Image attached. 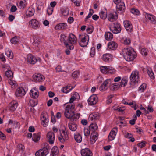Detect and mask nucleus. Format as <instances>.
Instances as JSON below:
<instances>
[{"mask_svg":"<svg viewBox=\"0 0 156 156\" xmlns=\"http://www.w3.org/2000/svg\"><path fill=\"white\" fill-rule=\"evenodd\" d=\"M122 53L124 58L128 61H133L137 56L136 52L131 47L124 48Z\"/></svg>","mask_w":156,"mask_h":156,"instance_id":"f257e3e1","label":"nucleus"},{"mask_svg":"<svg viewBox=\"0 0 156 156\" xmlns=\"http://www.w3.org/2000/svg\"><path fill=\"white\" fill-rule=\"evenodd\" d=\"M74 107L75 106L73 104H68L66 105L64 113L65 116L66 118L71 119L73 116Z\"/></svg>","mask_w":156,"mask_h":156,"instance_id":"f03ea898","label":"nucleus"},{"mask_svg":"<svg viewBox=\"0 0 156 156\" xmlns=\"http://www.w3.org/2000/svg\"><path fill=\"white\" fill-rule=\"evenodd\" d=\"M77 39L76 36L73 34H69L68 37V48L72 50L73 49L74 46L73 44H76L77 42Z\"/></svg>","mask_w":156,"mask_h":156,"instance_id":"7ed1b4c3","label":"nucleus"},{"mask_svg":"<svg viewBox=\"0 0 156 156\" xmlns=\"http://www.w3.org/2000/svg\"><path fill=\"white\" fill-rule=\"evenodd\" d=\"M128 80V78L126 76L124 77L121 80V82L117 84V83H112L113 86L111 87V90H114L117 89L119 87H125L126 85Z\"/></svg>","mask_w":156,"mask_h":156,"instance_id":"20e7f679","label":"nucleus"},{"mask_svg":"<svg viewBox=\"0 0 156 156\" xmlns=\"http://www.w3.org/2000/svg\"><path fill=\"white\" fill-rule=\"evenodd\" d=\"M79 38V43L80 46L83 47L86 46L88 44L89 36L87 35H80Z\"/></svg>","mask_w":156,"mask_h":156,"instance_id":"39448f33","label":"nucleus"},{"mask_svg":"<svg viewBox=\"0 0 156 156\" xmlns=\"http://www.w3.org/2000/svg\"><path fill=\"white\" fill-rule=\"evenodd\" d=\"M139 72L137 70L133 71L132 72L130 76V79L131 81L130 84H133L138 81Z\"/></svg>","mask_w":156,"mask_h":156,"instance_id":"423d86ee","label":"nucleus"},{"mask_svg":"<svg viewBox=\"0 0 156 156\" xmlns=\"http://www.w3.org/2000/svg\"><path fill=\"white\" fill-rule=\"evenodd\" d=\"M113 86L112 84H111V80L110 79L106 80L99 87V89L101 91H105L109 87H111Z\"/></svg>","mask_w":156,"mask_h":156,"instance_id":"0eeeda50","label":"nucleus"},{"mask_svg":"<svg viewBox=\"0 0 156 156\" xmlns=\"http://www.w3.org/2000/svg\"><path fill=\"white\" fill-rule=\"evenodd\" d=\"M110 30L114 34L119 33L121 30L120 24L118 23H114L110 27Z\"/></svg>","mask_w":156,"mask_h":156,"instance_id":"6e6552de","label":"nucleus"},{"mask_svg":"<svg viewBox=\"0 0 156 156\" xmlns=\"http://www.w3.org/2000/svg\"><path fill=\"white\" fill-rule=\"evenodd\" d=\"M49 153V151L47 147H44L40 149L35 153V156H46Z\"/></svg>","mask_w":156,"mask_h":156,"instance_id":"1a4fd4ad","label":"nucleus"},{"mask_svg":"<svg viewBox=\"0 0 156 156\" xmlns=\"http://www.w3.org/2000/svg\"><path fill=\"white\" fill-rule=\"evenodd\" d=\"M27 60L30 64H34L38 60H40V58L37 59V58L31 54H28L27 56Z\"/></svg>","mask_w":156,"mask_h":156,"instance_id":"9d476101","label":"nucleus"},{"mask_svg":"<svg viewBox=\"0 0 156 156\" xmlns=\"http://www.w3.org/2000/svg\"><path fill=\"white\" fill-rule=\"evenodd\" d=\"M88 102L90 105H93L96 104L98 102V98L95 95H91L88 99Z\"/></svg>","mask_w":156,"mask_h":156,"instance_id":"9b49d317","label":"nucleus"},{"mask_svg":"<svg viewBox=\"0 0 156 156\" xmlns=\"http://www.w3.org/2000/svg\"><path fill=\"white\" fill-rule=\"evenodd\" d=\"M68 137L67 133L65 129L62 130L60 136L58 137V139L60 142L63 143L66 140L68 139Z\"/></svg>","mask_w":156,"mask_h":156,"instance_id":"f8f14e48","label":"nucleus"},{"mask_svg":"<svg viewBox=\"0 0 156 156\" xmlns=\"http://www.w3.org/2000/svg\"><path fill=\"white\" fill-rule=\"evenodd\" d=\"M34 81L35 82H42L44 80V76L40 74H35L33 76Z\"/></svg>","mask_w":156,"mask_h":156,"instance_id":"ddd939ff","label":"nucleus"},{"mask_svg":"<svg viewBox=\"0 0 156 156\" xmlns=\"http://www.w3.org/2000/svg\"><path fill=\"white\" fill-rule=\"evenodd\" d=\"M18 105V104L17 101H12L8 105L9 110L12 112L14 111L17 108Z\"/></svg>","mask_w":156,"mask_h":156,"instance_id":"4468645a","label":"nucleus"},{"mask_svg":"<svg viewBox=\"0 0 156 156\" xmlns=\"http://www.w3.org/2000/svg\"><path fill=\"white\" fill-rule=\"evenodd\" d=\"M123 23L126 30L129 32H131L133 30V27L130 22L126 20L124 21Z\"/></svg>","mask_w":156,"mask_h":156,"instance_id":"2eb2a0df","label":"nucleus"},{"mask_svg":"<svg viewBox=\"0 0 156 156\" xmlns=\"http://www.w3.org/2000/svg\"><path fill=\"white\" fill-rule=\"evenodd\" d=\"M117 132V128L116 127L113 129L110 132L108 136V139L112 141L113 140Z\"/></svg>","mask_w":156,"mask_h":156,"instance_id":"dca6fc26","label":"nucleus"},{"mask_svg":"<svg viewBox=\"0 0 156 156\" xmlns=\"http://www.w3.org/2000/svg\"><path fill=\"white\" fill-rule=\"evenodd\" d=\"M145 17L147 19L149 20L152 23L155 24L156 23V18L154 16L146 13Z\"/></svg>","mask_w":156,"mask_h":156,"instance_id":"f3484780","label":"nucleus"},{"mask_svg":"<svg viewBox=\"0 0 156 156\" xmlns=\"http://www.w3.org/2000/svg\"><path fill=\"white\" fill-rule=\"evenodd\" d=\"M29 24L30 25L31 27L34 29L38 28L39 27L38 21L35 19L31 20L29 22Z\"/></svg>","mask_w":156,"mask_h":156,"instance_id":"a211bd4d","label":"nucleus"},{"mask_svg":"<svg viewBox=\"0 0 156 156\" xmlns=\"http://www.w3.org/2000/svg\"><path fill=\"white\" fill-rule=\"evenodd\" d=\"M55 137V134L52 132H50L48 133L47 134V137L50 144H52L54 143Z\"/></svg>","mask_w":156,"mask_h":156,"instance_id":"6ab92c4d","label":"nucleus"},{"mask_svg":"<svg viewBox=\"0 0 156 156\" xmlns=\"http://www.w3.org/2000/svg\"><path fill=\"white\" fill-rule=\"evenodd\" d=\"M25 91L22 87L18 88L16 92V97H22L25 94Z\"/></svg>","mask_w":156,"mask_h":156,"instance_id":"aec40b11","label":"nucleus"},{"mask_svg":"<svg viewBox=\"0 0 156 156\" xmlns=\"http://www.w3.org/2000/svg\"><path fill=\"white\" fill-rule=\"evenodd\" d=\"M41 119L42 122V124L44 127L47 126L48 124V117L44 114L41 115Z\"/></svg>","mask_w":156,"mask_h":156,"instance_id":"412c9836","label":"nucleus"},{"mask_svg":"<svg viewBox=\"0 0 156 156\" xmlns=\"http://www.w3.org/2000/svg\"><path fill=\"white\" fill-rule=\"evenodd\" d=\"M82 156H92L93 154L91 151L88 148L82 149L81 151Z\"/></svg>","mask_w":156,"mask_h":156,"instance_id":"4be33fe9","label":"nucleus"},{"mask_svg":"<svg viewBox=\"0 0 156 156\" xmlns=\"http://www.w3.org/2000/svg\"><path fill=\"white\" fill-rule=\"evenodd\" d=\"M112 59V56L110 54L106 53L103 55L102 60L105 62L111 61Z\"/></svg>","mask_w":156,"mask_h":156,"instance_id":"5701e85b","label":"nucleus"},{"mask_svg":"<svg viewBox=\"0 0 156 156\" xmlns=\"http://www.w3.org/2000/svg\"><path fill=\"white\" fill-rule=\"evenodd\" d=\"M117 14L116 12L113 13H110L108 16V19L110 21L113 22L117 18Z\"/></svg>","mask_w":156,"mask_h":156,"instance_id":"b1692460","label":"nucleus"},{"mask_svg":"<svg viewBox=\"0 0 156 156\" xmlns=\"http://www.w3.org/2000/svg\"><path fill=\"white\" fill-rule=\"evenodd\" d=\"M67 27V25L66 23H60L57 25L55 27L56 30H62L66 29Z\"/></svg>","mask_w":156,"mask_h":156,"instance_id":"393cba45","label":"nucleus"},{"mask_svg":"<svg viewBox=\"0 0 156 156\" xmlns=\"http://www.w3.org/2000/svg\"><path fill=\"white\" fill-rule=\"evenodd\" d=\"M68 37H67L64 34H62L60 35V40L61 42H63L66 46L68 48Z\"/></svg>","mask_w":156,"mask_h":156,"instance_id":"a878e982","label":"nucleus"},{"mask_svg":"<svg viewBox=\"0 0 156 156\" xmlns=\"http://www.w3.org/2000/svg\"><path fill=\"white\" fill-rule=\"evenodd\" d=\"M100 118V115L98 113H94L90 115L89 119L91 120H95L98 119Z\"/></svg>","mask_w":156,"mask_h":156,"instance_id":"bb28decb","label":"nucleus"},{"mask_svg":"<svg viewBox=\"0 0 156 156\" xmlns=\"http://www.w3.org/2000/svg\"><path fill=\"white\" fill-rule=\"evenodd\" d=\"M108 46L110 49L114 50L117 48L118 45L115 42L111 41L108 43Z\"/></svg>","mask_w":156,"mask_h":156,"instance_id":"cd10ccee","label":"nucleus"},{"mask_svg":"<svg viewBox=\"0 0 156 156\" xmlns=\"http://www.w3.org/2000/svg\"><path fill=\"white\" fill-rule=\"evenodd\" d=\"M117 10L118 11L124 12L125 10V6L124 2L121 3L119 4L116 5Z\"/></svg>","mask_w":156,"mask_h":156,"instance_id":"c85d7f7f","label":"nucleus"},{"mask_svg":"<svg viewBox=\"0 0 156 156\" xmlns=\"http://www.w3.org/2000/svg\"><path fill=\"white\" fill-rule=\"evenodd\" d=\"M69 129L72 131H75L77 128V125L74 122H70L68 124Z\"/></svg>","mask_w":156,"mask_h":156,"instance_id":"c756f323","label":"nucleus"},{"mask_svg":"<svg viewBox=\"0 0 156 156\" xmlns=\"http://www.w3.org/2000/svg\"><path fill=\"white\" fill-rule=\"evenodd\" d=\"M98 135L96 133H91L90 135V140L92 143H94L98 139Z\"/></svg>","mask_w":156,"mask_h":156,"instance_id":"7c9ffc66","label":"nucleus"},{"mask_svg":"<svg viewBox=\"0 0 156 156\" xmlns=\"http://www.w3.org/2000/svg\"><path fill=\"white\" fill-rule=\"evenodd\" d=\"M105 39L108 41H110L113 38V34L109 32H106L105 34Z\"/></svg>","mask_w":156,"mask_h":156,"instance_id":"2f4dec72","label":"nucleus"},{"mask_svg":"<svg viewBox=\"0 0 156 156\" xmlns=\"http://www.w3.org/2000/svg\"><path fill=\"white\" fill-rule=\"evenodd\" d=\"M58 150L57 147H53L51 150V155L52 156H56L58 155Z\"/></svg>","mask_w":156,"mask_h":156,"instance_id":"473e14b6","label":"nucleus"},{"mask_svg":"<svg viewBox=\"0 0 156 156\" xmlns=\"http://www.w3.org/2000/svg\"><path fill=\"white\" fill-rule=\"evenodd\" d=\"M40 138V133H34L33 135L32 140L35 142H37Z\"/></svg>","mask_w":156,"mask_h":156,"instance_id":"72a5a7b5","label":"nucleus"},{"mask_svg":"<svg viewBox=\"0 0 156 156\" xmlns=\"http://www.w3.org/2000/svg\"><path fill=\"white\" fill-rule=\"evenodd\" d=\"M73 88V87L67 86L63 88V89H62L61 91L64 93H67L70 91Z\"/></svg>","mask_w":156,"mask_h":156,"instance_id":"f704fd0d","label":"nucleus"},{"mask_svg":"<svg viewBox=\"0 0 156 156\" xmlns=\"http://www.w3.org/2000/svg\"><path fill=\"white\" fill-rule=\"evenodd\" d=\"M75 140L77 143H80L82 141V137L80 134L78 133L74 135Z\"/></svg>","mask_w":156,"mask_h":156,"instance_id":"c9c22d12","label":"nucleus"},{"mask_svg":"<svg viewBox=\"0 0 156 156\" xmlns=\"http://www.w3.org/2000/svg\"><path fill=\"white\" fill-rule=\"evenodd\" d=\"M30 94L31 97L34 98H37L38 97V92L36 91L34 92V91L32 90H30Z\"/></svg>","mask_w":156,"mask_h":156,"instance_id":"e433bc0d","label":"nucleus"},{"mask_svg":"<svg viewBox=\"0 0 156 156\" xmlns=\"http://www.w3.org/2000/svg\"><path fill=\"white\" fill-rule=\"evenodd\" d=\"M40 44V40L39 38L37 37H36L34 38V41L33 44L34 46L37 47Z\"/></svg>","mask_w":156,"mask_h":156,"instance_id":"4c0bfd02","label":"nucleus"},{"mask_svg":"<svg viewBox=\"0 0 156 156\" xmlns=\"http://www.w3.org/2000/svg\"><path fill=\"white\" fill-rule=\"evenodd\" d=\"M13 73L11 70L6 71L5 73V76L8 78L12 79L13 77Z\"/></svg>","mask_w":156,"mask_h":156,"instance_id":"58836bf2","label":"nucleus"},{"mask_svg":"<svg viewBox=\"0 0 156 156\" xmlns=\"http://www.w3.org/2000/svg\"><path fill=\"white\" fill-rule=\"evenodd\" d=\"M98 129V126L95 123L91 124L89 126V129L94 131Z\"/></svg>","mask_w":156,"mask_h":156,"instance_id":"ea45409f","label":"nucleus"},{"mask_svg":"<svg viewBox=\"0 0 156 156\" xmlns=\"http://www.w3.org/2000/svg\"><path fill=\"white\" fill-rule=\"evenodd\" d=\"M147 72L148 75L151 79H154V73L151 69H147Z\"/></svg>","mask_w":156,"mask_h":156,"instance_id":"a19ab883","label":"nucleus"},{"mask_svg":"<svg viewBox=\"0 0 156 156\" xmlns=\"http://www.w3.org/2000/svg\"><path fill=\"white\" fill-rule=\"evenodd\" d=\"M6 54L11 59H12L13 57V53L10 50H9L7 51L6 52Z\"/></svg>","mask_w":156,"mask_h":156,"instance_id":"79ce46f5","label":"nucleus"},{"mask_svg":"<svg viewBox=\"0 0 156 156\" xmlns=\"http://www.w3.org/2000/svg\"><path fill=\"white\" fill-rule=\"evenodd\" d=\"M131 12L133 14L136 15H139L140 14L139 11L135 8H132L131 9Z\"/></svg>","mask_w":156,"mask_h":156,"instance_id":"37998d69","label":"nucleus"},{"mask_svg":"<svg viewBox=\"0 0 156 156\" xmlns=\"http://www.w3.org/2000/svg\"><path fill=\"white\" fill-rule=\"evenodd\" d=\"M100 18L103 19L104 20L106 19L107 16V14L103 11H101L99 13Z\"/></svg>","mask_w":156,"mask_h":156,"instance_id":"c03bdc74","label":"nucleus"},{"mask_svg":"<svg viewBox=\"0 0 156 156\" xmlns=\"http://www.w3.org/2000/svg\"><path fill=\"white\" fill-rule=\"evenodd\" d=\"M146 87V84L145 83L142 84L139 87L138 90L141 92H143Z\"/></svg>","mask_w":156,"mask_h":156,"instance_id":"a18cd8bd","label":"nucleus"},{"mask_svg":"<svg viewBox=\"0 0 156 156\" xmlns=\"http://www.w3.org/2000/svg\"><path fill=\"white\" fill-rule=\"evenodd\" d=\"M79 117L80 115L78 114H74V112L73 116H72L71 119H70L71 120H73V121H75L77 119H78L79 118Z\"/></svg>","mask_w":156,"mask_h":156,"instance_id":"49530a36","label":"nucleus"},{"mask_svg":"<svg viewBox=\"0 0 156 156\" xmlns=\"http://www.w3.org/2000/svg\"><path fill=\"white\" fill-rule=\"evenodd\" d=\"M34 9H31V10H28L26 12V15L28 16H31L33 15L34 13Z\"/></svg>","mask_w":156,"mask_h":156,"instance_id":"de8ad7c7","label":"nucleus"},{"mask_svg":"<svg viewBox=\"0 0 156 156\" xmlns=\"http://www.w3.org/2000/svg\"><path fill=\"white\" fill-rule=\"evenodd\" d=\"M26 1L24 0V1H20V2L19 8L20 9H23L25 7V3Z\"/></svg>","mask_w":156,"mask_h":156,"instance_id":"09e8293b","label":"nucleus"},{"mask_svg":"<svg viewBox=\"0 0 156 156\" xmlns=\"http://www.w3.org/2000/svg\"><path fill=\"white\" fill-rule=\"evenodd\" d=\"M147 50L145 48H144L141 49V53L142 55L145 56L147 55Z\"/></svg>","mask_w":156,"mask_h":156,"instance_id":"8fccbe9b","label":"nucleus"},{"mask_svg":"<svg viewBox=\"0 0 156 156\" xmlns=\"http://www.w3.org/2000/svg\"><path fill=\"white\" fill-rule=\"evenodd\" d=\"M18 38L17 37H15L12 38L11 40V42L13 44H16L18 42Z\"/></svg>","mask_w":156,"mask_h":156,"instance_id":"3c124183","label":"nucleus"},{"mask_svg":"<svg viewBox=\"0 0 156 156\" xmlns=\"http://www.w3.org/2000/svg\"><path fill=\"white\" fill-rule=\"evenodd\" d=\"M61 12L62 14L64 16H66L69 14V11L67 9H61Z\"/></svg>","mask_w":156,"mask_h":156,"instance_id":"603ef678","label":"nucleus"},{"mask_svg":"<svg viewBox=\"0 0 156 156\" xmlns=\"http://www.w3.org/2000/svg\"><path fill=\"white\" fill-rule=\"evenodd\" d=\"M80 74L79 72L78 71H75L73 72L72 74V76L73 78H77L79 76Z\"/></svg>","mask_w":156,"mask_h":156,"instance_id":"864d4df0","label":"nucleus"},{"mask_svg":"<svg viewBox=\"0 0 156 156\" xmlns=\"http://www.w3.org/2000/svg\"><path fill=\"white\" fill-rule=\"evenodd\" d=\"M113 97V95H110L108 96L107 103L108 104L111 103L112 102V98Z\"/></svg>","mask_w":156,"mask_h":156,"instance_id":"5fc2aeb1","label":"nucleus"},{"mask_svg":"<svg viewBox=\"0 0 156 156\" xmlns=\"http://www.w3.org/2000/svg\"><path fill=\"white\" fill-rule=\"evenodd\" d=\"M95 48L94 47H92L91 48L90 55L91 57H94L95 55Z\"/></svg>","mask_w":156,"mask_h":156,"instance_id":"6e6d98bb","label":"nucleus"},{"mask_svg":"<svg viewBox=\"0 0 156 156\" xmlns=\"http://www.w3.org/2000/svg\"><path fill=\"white\" fill-rule=\"evenodd\" d=\"M119 125L120 127L126 126V121H121L119 123Z\"/></svg>","mask_w":156,"mask_h":156,"instance_id":"4d7b16f0","label":"nucleus"},{"mask_svg":"<svg viewBox=\"0 0 156 156\" xmlns=\"http://www.w3.org/2000/svg\"><path fill=\"white\" fill-rule=\"evenodd\" d=\"M106 68L107 73H111L112 71L114 70V68L112 67L106 66Z\"/></svg>","mask_w":156,"mask_h":156,"instance_id":"13d9d810","label":"nucleus"},{"mask_svg":"<svg viewBox=\"0 0 156 156\" xmlns=\"http://www.w3.org/2000/svg\"><path fill=\"white\" fill-rule=\"evenodd\" d=\"M84 134L85 136H89L90 134V131L87 128H84Z\"/></svg>","mask_w":156,"mask_h":156,"instance_id":"bf43d9fd","label":"nucleus"},{"mask_svg":"<svg viewBox=\"0 0 156 156\" xmlns=\"http://www.w3.org/2000/svg\"><path fill=\"white\" fill-rule=\"evenodd\" d=\"M53 9L50 7H48L47 9V12L49 15H51L53 12Z\"/></svg>","mask_w":156,"mask_h":156,"instance_id":"052dcab7","label":"nucleus"},{"mask_svg":"<svg viewBox=\"0 0 156 156\" xmlns=\"http://www.w3.org/2000/svg\"><path fill=\"white\" fill-rule=\"evenodd\" d=\"M146 144V142L145 141H143L140 143H138L137 144V145L140 148H142L145 146Z\"/></svg>","mask_w":156,"mask_h":156,"instance_id":"680f3d73","label":"nucleus"},{"mask_svg":"<svg viewBox=\"0 0 156 156\" xmlns=\"http://www.w3.org/2000/svg\"><path fill=\"white\" fill-rule=\"evenodd\" d=\"M106 67V66H102L100 67V70L102 73H105L106 74L107 73Z\"/></svg>","mask_w":156,"mask_h":156,"instance_id":"e2e57ef3","label":"nucleus"},{"mask_svg":"<svg viewBox=\"0 0 156 156\" xmlns=\"http://www.w3.org/2000/svg\"><path fill=\"white\" fill-rule=\"evenodd\" d=\"M136 116L135 115V117L134 118L129 121V123L132 125H134L135 123V122L136 120Z\"/></svg>","mask_w":156,"mask_h":156,"instance_id":"0e129e2a","label":"nucleus"},{"mask_svg":"<svg viewBox=\"0 0 156 156\" xmlns=\"http://www.w3.org/2000/svg\"><path fill=\"white\" fill-rule=\"evenodd\" d=\"M31 106L32 107H34L37 104V102L36 101L34 100H31L30 101Z\"/></svg>","mask_w":156,"mask_h":156,"instance_id":"69168bd1","label":"nucleus"},{"mask_svg":"<svg viewBox=\"0 0 156 156\" xmlns=\"http://www.w3.org/2000/svg\"><path fill=\"white\" fill-rule=\"evenodd\" d=\"M13 125L15 126V128H18L19 129L20 127V123L16 121H15Z\"/></svg>","mask_w":156,"mask_h":156,"instance_id":"338daca9","label":"nucleus"},{"mask_svg":"<svg viewBox=\"0 0 156 156\" xmlns=\"http://www.w3.org/2000/svg\"><path fill=\"white\" fill-rule=\"evenodd\" d=\"M130 43V40L129 39H125L124 41V44H125L128 45Z\"/></svg>","mask_w":156,"mask_h":156,"instance_id":"774afa93","label":"nucleus"}]
</instances>
